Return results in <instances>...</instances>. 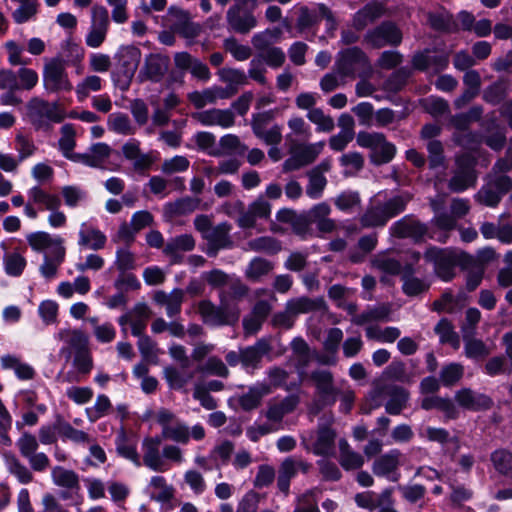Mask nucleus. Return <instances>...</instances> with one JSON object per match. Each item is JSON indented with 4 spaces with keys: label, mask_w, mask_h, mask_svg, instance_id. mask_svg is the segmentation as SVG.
Returning <instances> with one entry per match:
<instances>
[{
    "label": "nucleus",
    "mask_w": 512,
    "mask_h": 512,
    "mask_svg": "<svg viewBox=\"0 0 512 512\" xmlns=\"http://www.w3.org/2000/svg\"><path fill=\"white\" fill-rule=\"evenodd\" d=\"M476 334L462 335L464 341V354L467 358L480 360L486 358L490 354V349L481 340L475 338Z\"/></svg>",
    "instance_id": "a18cd8bd"
},
{
    "label": "nucleus",
    "mask_w": 512,
    "mask_h": 512,
    "mask_svg": "<svg viewBox=\"0 0 512 512\" xmlns=\"http://www.w3.org/2000/svg\"><path fill=\"white\" fill-rule=\"evenodd\" d=\"M116 59L117 73L123 78L126 87H128L139 66L141 51L133 45L122 46L116 54Z\"/></svg>",
    "instance_id": "aec40b11"
},
{
    "label": "nucleus",
    "mask_w": 512,
    "mask_h": 512,
    "mask_svg": "<svg viewBox=\"0 0 512 512\" xmlns=\"http://www.w3.org/2000/svg\"><path fill=\"white\" fill-rule=\"evenodd\" d=\"M162 441L158 435L147 436L143 439L141 445L142 465L155 472H166L170 468L168 462L163 459L162 450H160Z\"/></svg>",
    "instance_id": "f3484780"
},
{
    "label": "nucleus",
    "mask_w": 512,
    "mask_h": 512,
    "mask_svg": "<svg viewBox=\"0 0 512 512\" xmlns=\"http://www.w3.org/2000/svg\"><path fill=\"white\" fill-rule=\"evenodd\" d=\"M310 378L315 384L319 404L322 407L333 405L337 399V389L333 383L332 373L328 370H315Z\"/></svg>",
    "instance_id": "b1692460"
},
{
    "label": "nucleus",
    "mask_w": 512,
    "mask_h": 512,
    "mask_svg": "<svg viewBox=\"0 0 512 512\" xmlns=\"http://www.w3.org/2000/svg\"><path fill=\"white\" fill-rule=\"evenodd\" d=\"M401 452L392 449L376 458L372 464V472L377 477L386 478L388 481L397 482L401 477L399 471Z\"/></svg>",
    "instance_id": "412c9836"
},
{
    "label": "nucleus",
    "mask_w": 512,
    "mask_h": 512,
    "mask_svg": "<svg viewBox=\"0 0 512 512\" xmlns=\"http://www.w3.org/2000/svg\"><path fill=\"white\" fill-rule=\"evenodd\" d=\"M195 248V239L190 234H181L171 238L163 248V253L170 257L173 263H180L181 253L192 251Z\"/></svg>",
    "instance_id": "473e14b6"
},
{
    "label": "nucleus",
    "mask_w": 512,
    "mask_h": 512,
    "mask_svg": "<svg viewBox=\"0 0 512 512\" xmlns=\"http://www.w3.org/2000/svg\"><path fill=\"white\" fill-rule=\"evenodd\" d=\"M334 422L332 415L322 416L318 423L317 439L313 444V453L318 456H327L335 448L336 432L331 428Z\"/></svg>",
    "instance_id": "4be33fe9"
},
{
    "label": "nucleus",
    "mask_w": 512,
    "mask_h": 512,
    "mask_svg": "<svg viewBox=\"0 0 512 512\" xmlns=\"http://www.w3.org/2000/svg\"><path fill=\"white\" fill-rule=\"evenodd\" d=\"M300 398L291 394L277 402H270L265 412V417L273 424H280L283 418L292 413L298 406Z\"/></svg>",
    "instance_id": "c756f323"
},
{
    "label": "nucleus",
    "mask_w": 512,
    "mask_h": 512,
    "mask_svg": "<svg viewBox=\"0 0 512 512\" xmlns=\"http://www.w3.org/2000/svg\"><path fill=\"white\" fill-rule=\"evenodd\" d=\"M57 432L64 440H70L76 444L90 443L91 439L88 433L83 430L74 428L69 422L65 421L62 416L57 415L55 420Z\"/></svg>",
    "instance_id": "ea45409f"
},
{
    "label": "nucleus",
    "mask_w": 512,
    "mask_h": 512,
    "mask_svg": "<svg viewBox=\"0 0 512 512\" xmlns=\"http://www.w3.org/2000/svg\"><path fill=\"white\" fill-rule=\"evenodd\" d=\"M402 42V32L392 21H384L367 31L364 43L374 49L385 46H398Z\"/></svg>",
    "instance_id": "9d476101"
},
{
    "label": "nucleus",
    "mask_w": 512,
    "mask_h": 512,
    "mask_svg": "<svg viewBox=\"0 0 512 512\" xmlns=\"http://www.w3.org/2000/svg\"><path fill=\"white\" fill-rule=\"evenodd\" d=\"M434 332L438 335L440 344H448L455 350L459 349L460 337L449 319L441 318L435 325Z\"/></svg>",
    "instance_id": "79ce46f5"
},
{
    "label": "nucleus",
    "mask_w": 512,
    "mask_h": 512,
    "mask_svg": "<svg viewBox=\"0 0 512 512\" xmlns=\"http://www.w3.org/2000/svg\"><path fill=\"white\" fill-rule=\"evenodd\" d=\"M464 375V366L460 363L452 362L441 368L439 378L445 387H452L457 384Z\"/></svg>",
    "instance_id": "e2e57ef3"
},
{
    "label": "nucleus",
    "mask_w": 512,
    "mask_h": 512,
    "mask_svg": "<svg viewBox=\"0 0 512 512\" xmlns=\"http://www.w3.org/2000/svg\"><path fill=\"white\" fill-rule=\"evenodd\" d=\"M421 407L424 410L437 409L445 413L448 418L454 419L458 415V411L450 398H442L439 396L425 397L422 400Z\"/></svg>",
    "instance_id": "de8ad7c7"
},
{
    "label": "nucleus",
    "mask_w": 512,
    "mask_h": 512,
    "mask_svg": "<svg viewBox=\"0 0 512 512\" xmlns=\"http://www.w3.org/2000/svg\"><path fill=\"white\" fill-rule=\"evenodd\" d=\"M249 250L274 255L281 251V243L274 237L261 236L247 242Z\"/></svg>",
    "instance_id": "bf43d9fd"
},
{
    "label": "nucleus",
    "mask_w": 512,
    "mask_h": 512,
    "mask_svg": "<svg viewBox=\"0 0 512 512\" xmlns=\"http://www.w3.org/2000/svg\"><path fill=\"white\" fill-rule=\"evenodd\" d=\"M376 394L388 397L385 411L390 415H399L407 407L409 392L401 386L383 384L377 388Z\"/></svg>",
    "instance_id": "5701e85b"
},
{
    "label": "nucleus",
    "mask_w": 512,
    "mask_h": 512,
    "mask_svg": "<svg viewBox=\"0 0 512 512\" xmlns=\"http://www.w3.org/2000/svg\"><path fill=\"white\" fill-rule=\"evenodd\" d=\"M372 267L390 275L401 273L402 264L396 258L389 256L387 252L376 254L371 260Z\"/></svg>",
    "instance_id": "603ef678"
},
{
    "label": "nucleus",
    "mask_w": 512,
    "mask_h": 512,
    "mask_svg": "<svg viewBox=\"0 0 512 512\" xmlns=\"http://www.w3.org/2000/svg\"><path fill=\"white\" fill-rule=\"evenodd\" d=\"M384 379L401 383H411L413 375L408 372L406 364L400 360L392 361L383 371Z\"/></svg>",
    "instance_id": "6e6d98bb"
},
{
    "label": "nucleus",
    "mask_w": 512,
    "mask_h": 512,
    "mask_svg": "<svg viewBox=\"0 0 512 512\" xmlns=\"http://www.w3.org/2000/svg\"><path fill=\"white\" fill-rule=\"evenodd\" d=\"M193 118L203 126L218 125L222 128H229L234 125L235 117L230 109H209L193 114Z\"/></svg>",
    "instance_id": "c85d7f7f"
},
{
    "label": "nucleus",
    "mask_w": 512,
    "mask_h": 512,
    "mask_svg": "<svg viewBox=\"0 0 512 512\" xmlns=\"http://www.w3.org/2000/svg\"><path fill=\"white\" fill-rule=\"evenodd\" d=\"M248 293V287L238 278L231 279L219 292V300L232 308H239L238 301Z\"/></svg>",
    "instance_id": "f704fd0d"
},
{
    "label": "nucleus",
    "mask_w": 512,
    "mask_h": 512,
    "mask_svg": "<svg viewBox=\"0 0 512 512\" xmlns=\"http://www.w3.org/2000/svg\"><path fill=\"white\" fill-rule=\"evenodd\" d=\"M170 65V58L160 53L146 55L144 64L141 67L138 78L140 82L151 81L158 83L162 81Z\"/></svg>",
    "instance_id": "6ab92c4d"
},
{
    "label": "nucleus",
    "mask_w": 512,
    "mask_h": 512,
    "mask_svg": "<svg viewBox=\"0 0 512 512\" xmlns=\"http://www.w3.org/2000/svg\"><path fill=\"white\" fill-rule=\"evenodd\" d=\"M408 196L397 195L385 202L371 203L360 216L359 222L362 228L384 227L388 221L402 213L409 202Z\"/></svg>",
    "instance_id": "f03ea898"
},
{
    "label": "nucleus",
    "mask_w": 512,
    "mask_h": 512,
    "mask_svg": "<svg viewBox=\"0 0 512 512\" xmlns=\"http://www.w3.org/2000/svg\"><path fill=\"white\" fill-rule=\"evenodd\" d=\"M149 486L157 490L151 494V499L157 502L166 503L174 497V488L167 484L163 476H153Z\"/></svg>",
    "instance_id": "052dcab7"
},
{
    "label": "nucleus",
    "mask_w": 512,
    "mask_h": 512,
    "mask_svg": "<svg viewBox=\"0 0 512 512\" xmlns=\"http://www.w3.org/2000/svg\"><path fill=\"white\" fill-rule=\"evenodd\" d=\"M26 265L25 257L18 251L7 252L3 256L4 271L8 276H21Z\"/></svg>",
    "instance_id": "5fc2aeb1"
},
{
    "label": "nucleus",
    "mask_w": 512,
    "mask_h": 512,
    "mask_svg": "<svg viewBox=\"0 0 512 512\" xmlns=\"http://www.w3.org/2000/svg\"><path fill=\"white\" fill-rule=\"evenodd\" d=\"M26 108L29 121L36 130L48 129L49 121L60 123L63 120V115L56 103L50 104L38 97L30 99Z\"/></svg>",
    "instance_id": "6e6552de"
},
{
    "label": "nucleus",
    "mask_w": 512,
    "mask_h": 512,
    "mask_svg": "<svg viewBox=\"0 0 512 512\" xmlns=\"http://www.w3.org/2000/svg\"><path fill=\"white\" fill-rule=\"evenodd\" d=\"M197 310L203 322L213 327L234 326L240 318L239 308H232L223 302L216 306L210 300H201L198 303Z\"/></svg>",
    "instance_id": "39448f33"
},
{
    "label": "nucleus",
    "mask_w": 512,
    "mask_h": 512,
    "mask_svg": "<svg viewBox=\"0 0 512 512\" xmlns=\"http://www.w3.org/2000/svg\"><path fill=\"white\" fill-rule=\"evenodd\" d=\"M43 84L48 92L56 93L60 91L69 92L72 90V84L68 79L65 66L59 58H53L44 66Z\"/></svg>",
    "instance_id": "4468645a"
},
{
    "label": "nucleus",
    "mask_w": 512,
    "mask_h": 512,
    "mask_svg": "<svg viewBox=\"0 0 512 512\" xmlns=\"http://www.w3.org/2000/svg\"><path fill=\"white\" fill-rule=\"evenodd\" d=\"M55 423L51 425H43L38 430V439L30 432H24L16 441V447L20 455L25 458L29 466L35 472H44L50 468V459L44 452H37L39 443L43 445H51L57 441Z\"/></svg>",
    "instance_id": "f257e3e1"
},
{
    "label": "nucleus",
    "mask_w": 512,
    "mask_h": 512,
    "mask_svg": "<svg viewBox=\"0 0 512 512\" xmlns=\"http://www.w3.org/2000/svg\"><path fill=\"white\" fill-rule=\"evenodd\" d=\"M424 259L432 263L436 275L445 282L451 281L455 277V267L461 265V253L447 248L429 246L424 252Z\"/></svg>",
    "instance_id": "423d86ee"
},
{
    "label": "nucleus",
    "mask_w": 512,
    "mask_h": 512,
    "mask_svg": "<svg viewBox=\"0 0 512 512\" xmlns=\"http://www.w3.org/2000/svg\"><path fill=\"white\" fill-rule=\"evenodd\" d=\"M390 314V308L387 305H380L372 308H368L362 313L355 315L352 318V322L358 326L370 323L373 321H384L387 320Z\"/></svg>",
    "instance_id": "4d7b16f0"
},
{
    "label": "nucleus",
    "mask_w": 512,
    "mask_h": 512,
    "mask_svg": "<svg viewBox=\"0 0 512 512\" xmlns=\"http://www.w3.org/2000/svg\"><path fill=\"white\" fill-rule=\"evenodd\" d=\"M38 83V74L31 68L22 67L17 72L0 69V90H31Z\"/></svg>",
    "instance_id": "9b49d317"
},
{
    "label": "nucleus",
    "mask_w": 512,
    "mask_h": 512,
    "mask_svg": "<svg viewBox=\"0 0 512 512\" xmlns=\"http://www.w3.org/2000/svg\"><path fill=\"white\" fill-rule=\"evenodd\" d=\"M51 478L53 483L61 488L81 490L80 477L71 469L63 466H55L51 470Z\"/></svg>",
    "instance_id": "e433bc0d"
},
{
    "label": "nucleus",
    "mask_w": 512,
    "mask_h": 512,
    "mask_svg": "<svg viewBox=\"0 0 512 512\" xmlns=\"http://www.w3.org/2000/svg\"><path fill=\"white\" fill-rule=\"evenodd\" d=\"M8 470L21 484L26 485L33 482L34 480V475L32 472L34 470L31 468V466L27 467L15 456H12L8 460Z\"/></svg>",
    "instance_id": "338daca9"
},
{
    "label": "nucleus",
    "mask_w": 512,
    "mask_h": 512,
    "mask_svg": "<svg viewBox=\"0 0 512 512\" xmlns=\"http://www.w3.org/2000/svg\"><path fill=\"white\" fill-rule=\"evenodd\" d=\"M334 69L341 77H364L370 72L371 66L366 53L354 46L340 51Z\"/></svg>",
    "instance_id": "7ed1b4c3"
},
{
    "label": "nucleus",
    "mask_w": 512,
    "mask_h": 512,
    "mask_svg": "<svg viewBox=\"0 0 512 512\" xmlns=\"http://www.w3.org/2000/svg\"><path fill=\"white\" fill-rule=\"evenodd\" d=\"M29 199L35 204H42L47 210H57L61 206V199L56 194H50L39 186H34L28 191Z\"/></svg>",
    "instance_id": "864d4df0"
},
{
    "label": "nucleus",
    "mask_w": 512,
    "mask_h": 512,
    "mask_svg": "<svg viewBox=\"0 0 512 512\" xmlns=\"http://www.w3.org/2000/svg\"><path fill=\"white\" fill-rule=\"evenodd\" d=\"M384 13L385 7L382 3L378 1L368 3L354 14L353 27L357 31H361L369 24L381 18Z\"/></svg>",
    "instance_id": "7c9ffc66"
},
{
    "label": "nucleus",
    "mask_w": 512,
    "mask_h": 512,
    "mask_svg": "<svg viewBox=\"0 0 512 512\" xmlns=\"http://www.w3.org/2000/svg\"><path fill=\"white\" fill-rule=\"evenodd\" d=\"M107 238L99 229L83 224L79 231L78 244L92 250L102 249L106 244Z\"/></svg>",
    "instance_id": "4c0bfd02"
},
{
    "label": "nucleus",
    "mask_w": 512,
    "mask_h": 512,
    "mask_svg": "<svg viewBox=\"0 0 512 512\" xmlns=\"http://www.w3.org/2000/svg\"><path fill=\"white\" fill-rule=\"evenodd\" d=\"M307 118L316 125L317 132L330 133L335 128L334 119L330 115H326L321 108L310 109Z\"/></svg>",
    "instance_id": "69168bd1"
},
{
    "label": "nucleus",
    "mask_w": 512,
    "mask_h": 512,
    "mask_svg": "<svg viewBox=\"0 0 512 512\" xmlns=\"http://www.w3.org/2000/svg\"><path fill=\"white\" fill-rule=\"evenodd\" d=\"M274 268V264L261 257L253 258L245 269V277L252 282H259L262 277L268 275Z\"/></svg>",
    "instance_id": "49530a36"
},
{
    "label": "nucleus",
    "mask_w": 512,
    "mask_h": 512,
    "mask_svg": "<svg viewBox=\"0 0 512 512\" xmlns=\"http://www.w3.org/2000/svg\"><path fill=\"white\" fill-rule=\"evenodd\" d=\"M200 202L201 200L199 198L186 196L166 203L164 205V211L170 217L187 215L194 212L199 207Z\"/></svg>",
    "instance_id": "a19ab883"
},
{
    "label": "nucleus",
    "mask_w": 512,
    "mask_h": 512,
    "mask_svg": "<svg viewBox=\"0 0 512 512\" xmlns=\"http://www.w3.org/2000/svg\"><path fill=\"white\" fill-rule=\"evenodd\" d=\"M356 141L360 147L370 150V161L377 166L391 162L396 154L395 145L383 133L360 131Z\"/></svg>",
    "instance_id": "20e7f679"
},
{
    "label": "nucleus",
    "mask_w": 512,
    "mask_h": 512,
    "mask_svg": "<svg viewBox=\"0 0 512 512\" xmlns=\"http://www.w3.org/2000/svg\"><path fill=\"white\" fill-rule=\"evenodd\" d=\"M494 469L501 475L512 479V453L506 449H497L491 454Z\"/></svg>",
    "instance_id": "13d9d810"
},
{
    "label": "nucleus",
    "mask_w": 512,
    "mask_h": 512,
    "mask_svg": "<svg viewBox=\"0 0 512 512\" xmlns=\"http://www.w3.org/2000/svg\"><path fill=\"white\" fill-rule=\"evenodd\" d=\"M281 30L279 28L266 29L253 35L251 43L259 53L271 48L272 44L279 38Z\"/></svg>",
    "instance_id": "0e129e2a"
},
{
    "label": "nucleus",
    "mask_w": 512,
    "mask_h": 512,
    "mask_svg": "<svg viewBox=\"0 0 512 512\" xmlns=\"http://www.w3.org/2000/svg\"><path fill=\"white\" fill-rule=\"evenodd\" d=\"M116 452L119 456L131 461L135 466L140 467L141 457L137 452V445L133 438L129 437L124 429H121L115 438Z\"/></svg>",
    "instance_id": "72a5a7b5"
},
{
    "label": "nucleus",
    "mask_w": 512,
    "mask_h": 512,
    "mask_svg": "<svg viewBox=\"0 0 512 512\" xmlns=\"http://www.w3.org/2000/svg\"><path fill=\"white\" fill-rule=\"evenodd\" d=\"M340 447V465L345 470H356L360 469L364 465V457L349 448V445L346 440H341L339 442Z\"/></svg>",
    "instance_id": "8fccbe9b"
},
{
    "label": "nucleus",
    "mask_w": 512,
    "mask_h": 512,
    "mask_svg": "<svg viewBox=\"0 0 512 512\" xmlns=\"http://www.w3.org/2000/svg\"><path fill=\"white\" fill-rule=\"evenodd\" d=\"M428 21L430 26L440 32H450L455 28L453 16L446 10L429 13Z\"/></svg>",
    "instance_id": "774afa93"
},
{
    "label": "nucleus",
    "mask_w": 512,
    "mask_h": 512,
    "mask_svg": "<svg viewBox=\"0 0 512 512\" xmlns=\"http://www.w3.org/2000/svg\"><path fill=\"white\" fill-rule=\"evenodd\" d=\"M231 230L232 225L224 221L215 225L209 234L205 235V253L208 257H216L220 250L232 249L234 247V241L230 234Z\"/></svg>",
    "instance_id": "a211bd4d"
},
{
    "label": "nucleus",
    "mask_w": 512,
    "mask_h": 512,
    "mask_svg": "<svg viewBox=\"0 0 512 512\" xmlns=\"http://www.w3.org/2000/svg\"><path fill=\"white\" fill-rule=\"evenodd\" d=\"M269 392L268 386L264 384L250 387L248 392L239 398V404L245 411L256 409L260 405L262 398Z\"/></svg>",
    "instance_id": "09e8293b"
},
{
    "label": "nucleus",
    "mask_w": 512,
    "mask_h": 512,
    "mask_svg": "<svg viewBox=\"0 0 512 512\" xmlns=\"http://www.w3.org/2000/svg\"><path fill=\"white\" fill-rule=\"evenodd\" d=\"M512 189V179L507 175H495L491 172L486 183L474 195L475 201L487 207H496L503 196Z\"/></svg>",
    "instance_id": "0eeeda50"
},
{
    "label": "nucleus",
    "mask_w": 512,
    "mask_h": 512,
    "mask_svg": "<svg viewBox=\"0 0 512 512\" xmlns=\"http://www.w3.org/2000/svg\"><path fill=\"white\" fill-rule=\"evenodd\" d=\"M242 349V366L256 368L264 355L270 351V345L265 339L258 340L254 345Z\"/></svg>",
    "instance_id": "c9c22d12"
},
{
    "label": "nucleus",
    "mask_w": 512,
    "mask_h": 512,
    "mask_svg": "<svg viewBox=\"0 0 512 512\" xmlns=\"http://www.w3.org/2000/svg\"><path fill=\"white\" fill-rule=\"evenodd\" d=\"M110 20L108 10L101 5H95L91 10V24L85 37V43L90 48L100 47L107 36Z\"/></svg>",
    "instance_id": "ddd939ff"
},
{
    "label": "nucleus",
    "mask_w": 512,
    "mask_h": 512,
    "mask_svg": "<svg viewBox=\"0 0 512 512\" xmlns=\"http://www.w3.org/2000/svg\"><path fill=\"white\" fill-rule=\"evenodd\" d=\"M256 7L231 5L226 12L228 29L234 33L246 35L258 25L254 15Z\"/></svg>",
    "instance_id": "f8f14e48"
},
{
    "label": "nucleus",
    "mask_w": 512,
    "mask_h": 512,
    "mask_svg": "<svg viewBox=\"0 0 512 512\" xmlns=\"http://www.w3.org/2000/svg\"><path fill=\"white\" fill-rule=\"evenodd\" d=\"M271 215V204L260 195L252 203L245 207V214L237 217V225L242 229L254 228L257 219H268Z\"/></svg>",
    "instance_id": "a878e982"
},
{
    "label": "nucleus",
    "mask_w": 512,
    "mask_h": 512,
    "mask_svg": "<svg viewBox=\"0 0 512 512\" xmlns=\"http://www.w3.org/2000/svg\"><path fill=\"white\" fill-rule=\"evenodd\" d=\"M312 465L302 459L295 457H286L279 465L277 471V488L284 495L288 496L290 493V483L296 477L298 472L307 474Z\"/></svg>",
    "instance_id": "dca6fc26"
},
{
    "label": "nucleus",
    "mask_w": 512,
    "mask_h": 512,
    "mask_svg": "<svg viewBox=\"0 0 512 512\" xmlns=\"http://www.w3.org/2000/svg\"><path fill=\"white\" fill-rule=\"evenodd\" d=\"M455 401L459 406L470 411H487L494 405V401L489 395L470 388L458 390L455 394Z\"/></svg>",
    "instance_id": "bb28decb"
},
{
    "label": "nucleus",
    "mask_w": 512,
    "mask_h": 512,
    "mask_svg": "<svg viewBox=\"0 0 512 512\" xmlns=\"http://www.w3.org/2000/svg\"><path fill=\"white\" fill-rule=\"evenodd\" d=\"M61 137L58 141V148L61 151L62 155L68 159L74 152V148L76 146V131L71 123L64 124L61 129Z\"/></svg>",
    "instance_id": "680f3d73"
},
{
    "label": "nucleus",
    "mask_w": 512,
    "mask_h": 512,
    "mask_svg": "<svg viewBox=\"0 0 512 512\" xmlns=\"http://www.w3.org/2000/svg\"><path fill=\"white\" fill-rule=\"evenodd\" d=\"M59 340L64 341L67 346L60 349V355L65 356L66 361L74 354L89 349V340L87 335L79 329H61L57 333Z\"/></svg>",
    "instance_id": "cd10ccee"
},
{
    "label": "nucleus",
    "mask_w": 512,
    "mask_h": 512,
    "mask_svg": "<svg viewBox=\"0 0 512 512\" xmlns=\"http://www.w3.org/2000/svg\"><path fill=\"white\" fill-rule=\"evenodd\" d=\"M152 315L150 307L144 302L136 303L132 308L131 333L133 336H141L147 326V321Z\"/></svg>",
    "instance_id": "37998d69"
},
{
    "label": "nucleus",
    "mask_w": 512,
    "mask_h": 512,
    "mask_svg": "<svg viewBox=\"0 0 512 512\" xmlns=\"http://www.w3.org/2000/svg\"><path fill=\"white\" fill-rule=\"evenodd\" d=\"M483 115V107L480 105L472 106L467 112L455 114L450 118V124L459 132L469 130L472 122H478Z\"/></svg>",
    "instance_id": "c03bdc74"
},
{
    "label": "nucleus",
    "mask_w": 512,
    "mask_h": 512,
    "mask_svg": "<svg viewBox=\"0 0 512 512\" xmlns=\"http://www.w3.org/2000/svg\"><path fill=\"white\" fill-rule=\"evenodd\" d=\"M287 309L296 317L299 314H306L314 311H320L325 307L323 298H309L306 296L293 298L287 301Z\"/></svg>",
    "instance_id": "58836bf2"
},
{
    "label": "nucleus",
    "mask_w": 512,
    "mask_h": 512,
    "mask_svg": "<svg viewBox=\"0 0 512 512\" xmlns=\"http://www.w3.org/2000/svg\"><path fill=\"white\" fill-rule=\"evenodd\" d=\"M449 64V56L444 52L432 51L425 49L422 52L416 53L412 58V66L419 71L432 70L434 73H439L446 69Z\"/></svg>",
    "instance_id": "393cba45"
},
{
    "label": "nucleus",
    "mask_w": 512,
    "mask_h": 512,
    "mask_svg": "<svg viewBox=\"0 0 512 512\" xmlns=\"http://www.w3.org/2000/svg\"><path fill=\"white\" fill-rule=\"evenodd\" d=\"M158 436L162 440L166 439L180 444H187L190 440V431L186 424L177 420L169 427H164Z\"/></svg>",
    "instance_id": "3c124183"
},
{
    "label": "nucleus",
    "mask_w": 512,
    "mask_h": 512,
    "mask_svg": "<svg viewBox=\"0 0 512 512\" xmlns=\"http://www.w3.org/2000/svg\"><path fill=\"white\" fill-rule=\"evenodd\" d=\"M389 232L391 236L398 239H411L415 243L423 241L424 236L428 233V227L422 223L414 215H406L394 222Z\"/></svg>",
    "instance_id": "2eb2a0df"
},
{
    "label": "nucleus",
    "mask_w": 512,
    "mask_h": 512,
    "mask_svg": "<svg viewBox=\"0 0 512 512\" xmlns=\"http://www.w3.org/2000/svg\"><path fill=\"white\" fill-rule=\"evenodd\" d=\"M461 267L467 270L466 289L468 292H473L481 284L485 268L476 263L475 257L465 252L461 253Z\"/></svg>",
    "instance_id": "2f4dec72"
},
{
    "label": "nucleus",
    "mask_w": 512,
    "mask_h": 512,
    "mask_svg": "<svg viewBox=\"0 0 512 512\" xmlns=\"http://www.w3.org/2000/svg\"><path fill=\"white\" fill-rule=\"evenodd\" d=\"M475 161L466 155L456 158V167L448 181V188L453 193H461L474 187L477 183Z\"/></svg>",
    "instance_id": "1a4fd4ad"
}]
</instances>
